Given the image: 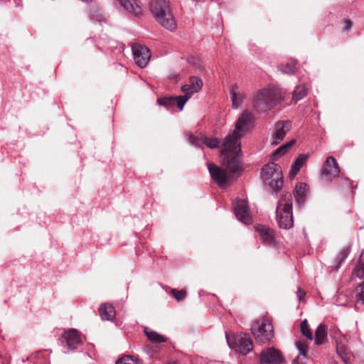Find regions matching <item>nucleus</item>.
Returning a JSON list of instances; mask_svg holds the SVG:
<instances>
[{"label":"nucleus","mask_w":364,"mask_h":364,"mask_svg":"<svg viewBox=\"0 0 364 364\" xmlns=\"http://www.w3.org/2000/svg\"><path fill=\"white\" fill-rule=\"evenodd\" d=\"M243 135L232 130L224 139L221 146V154L224 155L223 165L226 166L232 173L242 171L240 159L241 155L240 139Z\"/></svg>","instance_id":"obj_1"},{"label":"nucleus","mask_w":364,"mask_h":364,"mask_svg":"<svg viewBox=\"0 0 364 364\" xmlns=\"http://www.w3.org/2000/svg\"><path fill=\"white\" fill-rule=\"evenodd\" d=\"M203 85V81L200 77L191 76L189 77L188 83L181 87V91L184 93L183 95L159 98L157 102L159 105L165 106L168 109H171L175 105H177L179 111H181L187 100H189L194 93L200 91Z\"/></svg>","instance_id":"obj_2"},{"label":"nucleus","mask_w":364,"mask_h":364,"mask_svg":"<svg viewBox=\"0 0 364 364\" xmlns=\"http://www.w3.org/2000/svg\"><path fill=\"white\" fill-rule=\"evenodd\" d=\"M150 10L161 26L169 31L176 29V22L170 9L168 0H152Z\"/></svg>","instance_id":"obj_3"},{"label":"nucleus","mask_w":364,"mask_h":364,"mask_svg":"<svg viewBox=\"0 0 364 364\" xmlns=\"http://www.w3.org/2000/svg\"><path fill=\"white\" fill-rule=\"evenodd\" d=\"M279 99L278 90L268 86L258 90L252 99V107L258 113L265 112L273 108Z\"/></svg>","instance_id":"obj_4"},{"label":"nucleus","mask_w":364,"mask_h":364,"mask_svg":"<svg viewBox=\"0 0 364 364\" xmlns=\"http://www.w3.org/2000/svg\"><path fill=\"white\" fill-rule=\"evenodd\" d=\"M277 219L281 228L287 230L292 228L293 214H292V198L290 194L282 196L279 202L276 210Z\"/></svg>","instance_id":"obj_5"},{"label":"nucleus","mask_w":364,"mask_h":364,"mask_svg":"<svg viewBox=\"0 0 364 364\" xmlns=\"http://www.w3.org/2000/svg\"><path fill=\"white\" fill-rule=\"evenodd\" d=\"M261 178L266 185L275 193L279 192L283 186L281 167L274 162L266 164L261 171Z\"/></svg>","instance_id":"obj_6"},{"label":"nucleus","mask_w":364,"mask_h":364,"mask_svg":"<svg viewBox=\"0 0 364 364\" xmlns=\"http://www.w3.org/2000/svg\"><path fill=\"white\" fill-rule=\"evenodd\" d=\"M252 333L255 340L260 343H267L274 336L273 326L266 318H262L252 326Z\"/></svg>","instance_id":"obj_7"},{"label":"nucleus","mask_w":364,"mask_h":364,"mask_svg":"<svg viewBox=\"0 0 364 364\" xmlns=\"http://www.w3.org/2000/svg\"><path fill=\"white\" fill-rule=\"evenodd\" d=\"M225 167H227L225 166ZM208 171L212 178L217 183L220 187H223L231 181L237 177L242 172L240 171L238 173H232L228 168L223 169L214 164H209L208 165Z\"/></svg>","instance_id":"obj_8"},{"label":"nucleus","mask_w":364,"mask_h":364,"mask_svg":"<svg viewBox=\"0 0 364 364\" xmlns=\"http://www.w3.org/2000/svg\"><path fill=\"white\" fill-rule=\"evenodd\" d=\"M227 342L230 348L235 349L242 355H247L252 348V342L247 334H237L234 337V343H230V338L226 335Z\"/></svg>","instance_id":"obj_9"},{"label":"nucleus","mask_w":364,"mask_h":364,"mask_svg":"<svg viewBox=\"0 0 364 364\" xmlns=\"http://www.w3.org/2000/svg\"><path fill=\"white\" fill-rule=\"evenodd\" d=\"M63 345L68 351H74L83 343L82 336L75 328L65 331L62 335Z\"/></svg>","instance_id":"obj_10"},{"label":"nucleus","mask_w":364,"mask_h":364,"mask_svg":"<svg viewBox=\"0 0 364 364\" xmlns=\"http://www.w3.org/2000/svg\"><path fill=\"white\" fill-rule=\"evenodd\" d=\"M236 218L242 223L249 225L252 223L249 205L245 200H237L233 203Z\"/></svg>","instance_id":"obj_11"},{"label":"nucleus","mask_w":364,"mask_h":364,"mask_svg":"<svg viewBox=\"0 0 364 364\" xmlns=\"http://www.w3.org/2000/svg\"><path fill=\"white\" fill-rule=\"evenodd\" d=\"M135 63L140 68H144L149 63L151 54L147 47L136 44L132 46Z\"/></svg>","instance_id":"obj_12"},{"label":"nucleus","mask_w":364,"mask_h":364,"mask_svg":"<svg viewBox=\"0 0 364 364\" xmlns=\"http://www.w3.org/2000/svg\"><path fill=\"white\" fill-rule=\"evenodd\" d=\"M282 361L281 352L273 347L264 349L259 355V364H282Z\"/></svg>","instance_id":"obj_13"},{"label":"nucleus","mask_w":364,"mask_h":364,"mask_svg":"<svg viewBox=\"0 0 364 364\" xmlns=\"http://www.w3.org/2000/svg\"><path fill=\"white\" fill-rule=\"evenodd\" d=\"M254 119L253 113L248 110L244 111L237 119L234 130L244 135L247 131L249 125Z\"/></svg>","instance_id":"obj_14"},{"label":"nucleus","mask_w":364,"mask_h":364,"mask_svg":"<svg viewBox=\"0 0 364 364\" xmlns=\"http://www.w3.org/2000/svg\"><path fill=\"white\" fill-rule=\"evenodd\" d=\"M188 141L193 146L200 147L203 144L206 145L210 149L218 148L220 146V140L217 137L209 138L205 136L201 137L195 136L193 134H190L188 136Z\"/></svg>","instance_id":"obj_15"},{"label":"nucleus","mask_w":364,"mask_h":364,"mask_svg":"<svg viewBox=\"0 0 364 364\" xmlns=\"http://www.w3.org/2000/svg\"><path fill=\"white\" fill-rule=\"evenodd\" d=\"M340 173V168L333 156H328L326 159L321 169V174L330 179L335 178Z\"/></svg>","instance_id":"obj_16"},{"label":"nucleus","mask_w":364,"mask_h":364,"mask_svg":"<svg viewBox=\"0 0 364 364\" xmlns=\"http://www.w3.org/2000/svg\"><path fill=\"white\" fill-rule=\"evenodd\" d=\"M291 125L289 121H280L275 124V132L273 134L272 145H277L279 144L287 132L290 130Z\"/></svg>","instance_id":"obj_17"},{"label":"nucleus","mask_w":364,"mask_h":364,"mask_svg":"<svg viewBox=\"0 0 364 364\" xmlns=\"http://www.w3.org/2000/svg\"><path fill=\"white\" fill-rule=\"evenodd\" d=\"M121 6L130 14L135 16L141 15L142 11L141 6L136 3V0H117Z\"/></svg>","instance_id":"obj_18"},{"label":"nucleus","mask_w":364,"mask_h":364,"mask_svg":"<svg viewBox=\"0 0 364 364\" xmlns=\"http://www.w3.org/2000/svg\"><path fill=\"white\" fill-rule=\"evenodd\" d=\"M257 232L259 233L261 240L267 245L274 244V230L264 225H257L256 228Z\"/></svg>","instance_id":"obj_19"},{"label":"nucleus","mask_w":364,"mask_h":364,"mask_svg":"<svg viewBox=\"0 0 364 364\" xmlns=\"http://www.w3.org/2000/svg\"><path fill=\"white\" fill-rule=\"evenodd\" d=\"M230 95L233 109H237L240 104L247 98V95L245 92H237V85H234L230 89Z\"/></svg>","instance_id":"obj_20"},{"label":"nucleus","mask_w":364,"mask_h":364,"mask_svg":"<svg viewBox=\"0 0 364 364\" xmlns=\"http://www.w3.org/2000/svg\"><path fill=\"white\" fill-rule=\"evenodd\" d=\"M307 193L308 186L306 183H299L296 184L294 190V195L296 200L299 205L304 203Z\"/></svg>","instance_id":"obj_21"},{"label":"nucleus","mask_w":364,"mask_h":364,"mask_svg":"<svg viewBox=\"0 0 364 364\" xmlns=\"http://www.w3.org/2000/svg\"><path fill=\"white\" fill-rule=\"evenodd\" d=\"M99 312L102 320L112 321L115 317V310L112 305L104 304L99 308Z\"/></svg>","instance_id":"obj_22"},{"label":"nucleus","mask_w":364,"mask_h":364,"mask_svg":"<svg viewBox=\"0 0 364 364\" xmlns=\"http://www.w3.org/2000/svg\"><path fill=\"white\" fill-rule=\"evenodd\" d=\"M307 159V155L306 154H300L297 159L294 162L289 172L290 177H294L298 172L300 171L301 168L303 166L304 163Z\"/></svg>","instance_id":"obj_23"},{"label":"nucleus","mask_w":364,"mask_h":364,"mask_svg":"<svg viewBox=\"0 0 364 364\" xmlns=\"http://www.w3.org/2000/svg\"><path fill=\"white\" fill-rule=\"evenodd\" d=\"M144 333L151 342L160 343L166 341V338L163 335L158 333L148 327L144 328Z\"/></svg>","instance_id":"obj_24"},{"label":"nucleus","mask_w":364,"mask_h":364,"mask_svg":"<svg viewBox=\"0 0 364 364\" xmlns=\"http://www.w3.org/2000/svg\"><path fill=\"white\" fill-rule=\"evenodd\" d=\"M295 345L299 351V355L295 360H298L299 363H303L302 359L307 358L308 345L305 341L301 340L296 341Z\"/></svg>","instance_id":"obj_25"},{"label":"nucleus","mask_w":364,"mask_h":364,"mask_svg":"<svg viewBox=\"0 0 364 364\" xmlns=\"http://www.w3.org/2000/svg\"><path fill=\"white\" fill-rule=\"evenodd\" d=\"M294 143L295 140L293 139L277 148L272 154V159L277 160L278 157L284 155Z\"/></svg>","instance_id":"obj_26"},{"label":"nucleus","mask_w":364,"mask_h":364,"mask_svg":"<svg viewBox=\"0 0 364 364\" xmlns=\"http://www.w3.org/2000/svg\"><path fill=\"white\" fill-rule=\"evenodd\" d=\"M327 340V333L326 326L323 324H320L315 333V342L317 345L323 343Z\"/></svg>","instance_id":"obj_27"},{"label":"nucleus","mask_w":364,"mask_h":364,"mask_svg":"<svg viewBox=\"0 0 364 364\" xmlns=\"http://www.w3.org/2000/svg\"><path fill=\"white\" fill-rule=\"evenodd\" d=\"M296 68V62L294 60H291L290 62L287 63L286 64H281L279 66V70L285 74H293L294 73Z\"/></svg>","instance_id":"obj_28"},{"label":"nucleus","mask_w":364,"mask_h":364,"mask_svg":"<svg viewBox=\"0 0 364 364\" xmlns=\"http://www.w3.org/2000/svg\"><path fill=\"white\" fill-rule=\"evenodd\" d=\"M307 89L304 85L297 86L293 93L292 100L296 102L305 97Z\"/></svg>","instance_id":"obj_29"},{"label":"nucleus","mask_w":364,"mask_h":364,"mask_svg":"<svg viewBox=\"0 0 364 364\" xmlns=\"http://www.w3.org/2000/svg\"><path fill=\"white\" fill-rule=\"evenodd\" d=\"M336 351H337L338 355L342 360L349 358V351H348V348L346 346H344L341 343L337 344Z\"/></svg>","instance_id":"obj_30"},{"label":"nucleus","mask_w":364,"mask_h":364,"mask_svg":"<svg viewBox=\"0 0 364 364\" xmlns=\"http://www.w3.org/2000/svg\"><path fill=\"white\" fill-rule=\"evenodd\" d=\"M350 278L351 279H354L355 278H364V264H360L359 265L356 266V267L353 269Z\"/></svg>","instance_id":"obj_31"},{"label":"nucleus","mask_w":364,"mask_h":364,"mask_svg":"<svg viewBox=\"0 0 364 364\" xmlns=\"http://www.w3.org/2000/svg\"><path fill=\"white\" fill-rule=\"evenodd\" d=\"M301 330L304 336L308 338L310 341H312L313 335L309 327L307 320L305 319L301 323Z\"/></svg>","instance_id":"obj_32"},{"label":"nucleus","mask_w":364,"mask_h":364,"mask_svg":"<svg viewBox=\"0 0 364 364\" xmlns=\"http://www.w3.org/2000/svg\"><path fill=\"white\" fill-rule=\"evenodd\" d=\"M116 364H140L137 359L130 355H124L116 361Z\"/></svg>","instance_id":"obj_33"},{"label":"nucleus","mask_w":364,"mask_h":364,"mask_svg":"<svg viewBox=\"0 0 364 364\" xmlns=\"http://www.w3.org/2000/svg\"><path fill=\"white\" fill-rule=\"evenodd\" d=\"M171 294L178 301H183L186 295V292L183 289L177 290L176 289H173L171 290Z\"/></svg>","instance_id":"obj_34"},{"label":"nucleus","mask_w":364,"mask_h":364,"mask_svg":"<svg viewBox=\"0 0 364 364\" xmlns=\"http://www.w3.org/2000/svg\"><path fill=\"white\" fill-rule=\"evenodd\" d=\"M359 288L360 291L356 296L357 301H360L364 303V282L359 286Z\"/></svg>","instance_id":"obj_35"},{"label":"nucleus","mask_w":364,"mask_h":364,"mask_svg":"<svg viewBox=\"0 0 364 364\" xmlns=\"http://www.w3.org/2000/svg\"><path fill=\"white\" fill-rule=\"evenodd\" d=\"M306 293L301 289H299L296 291V295L299 301H301L305 296Z\"/></svg>","instance_id":"obj_36"},{"label":"nucleus","mask_w":364,"mask_h":364,"mask_svg":"<svg viewBox=\"0 0 364 364\" xmlns=\"http://www.w3.org/2000/svg\"><path fill=\"white\" fill-rule=\"evenodd\" d=\"M348 253H349L348 250H344L341 252V255L342 261L344 260L348 257Z\"/></svg>","instance_id":"obj_37"},{"label":"nucleus","mask_w":364,"mask_h":364,"mask_svg":"<svg viewBox=\"0 0 364 364\" xmlns=\"http://www.w3.org/2000/svg\"><path fill=\"white\" fill-rule=\"evenodd\" d=\"M345 26H346V31H348L352 27V23L350 20H347L345 21Z\"/></svg>","instance_id":"obj_38"},{"label":"nucleus","mask_w":364,"mask_h":364,"mask_svg":"<svg viewBox=\"0 0 364 364\" xmlns=\"http://www.w3.org/2000/svg\"><path fill=\"white\" fill-rule=\"evenodd\" d=\"M343 361L344 362L345 364H351L350 362L349 361V358L343 360Z\"/></svg>","instance_id":"obj_39"},{"label":"nucleus","mask_w":364,"mask_h":364,"mask_svg":"<svg viewBox=\"0 0 364 364\" xmlns=\"http://www.w3.org/2000/svg\"><path fill=\"white\" fill-rule=\"evenodd\" d=\"M343 181H344L345 184L349 185V180L348 178H344Z\"/></svg>","instance_id":"obj_40"},{"label":"nucleus","mask_w":364,"mask_h":364,"mask_svg":"<svg viewBox=\"0 0 364 364\" xmlns=\"http://www.w3.org/2000/svg\"><path fill=\"white\" fill-rule=\"evenodd\" d=\"M292 364H304V363H299L298 360H294Z\"/></svg>","instance_id":"obj_41"}]
</instances>
